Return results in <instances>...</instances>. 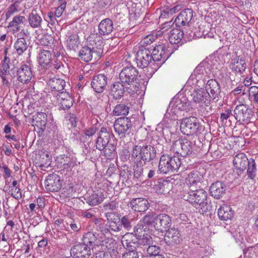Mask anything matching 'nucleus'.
Instances as JSON below:
<instances>
[{"instance_id":"f257e3e1","label":"nucleus","mask_w":258,"mask_h":258,"mask_svg":"<svg viewBox=\"0 0 258 258\" xmlns=\"http://www.w3.org/2000/svg\"><path fill=\"white\" fill-rule=\"evenodd\" d=\"M156 151L151 145H137L131 152V160L134 163L133 170L135 176L138 177L143 172L144 164L155 157Z\"/></svg>"},{"instance_id":"f03ea898","label":"nucleus","mask_w":258,"mask_h":258,"mask_svg":"<svg viewBox=\"0 0 258 258\" xmlns=\"http://www.w3.org/2000/svg\"><path fill=\"white\" fill-rule=\"evenodd\" d=\"M183 198L201 213H207L211 208L207 200V193L203 189L195 190L191 188L189 191L184 194Z\"/></svg>"},{"instance_id":"7ed1b4c3","label":"nucleus","mask_w":258,"mask_h":258,"mask_svg":"<svg viewBox=\"0 0 258 258\" xmlns=\"http://www.w3.org/2000/svg\"><path fill=\"white\" fill-rule=\"evenodd\" d=\"M110 137L111 135L107 128L102 127L96 141V148L100 151L103 150L104 156L107 158L114 155L116 149L114 145L109 143Z\"/></svg>"},{"instance_id":"20e7f679","label":"nucleus","mask_w":258,"mask_h":258,"mask_svg":"<svg viewBox=\"0 0 258 258\" xmlns=\"http://www.w3.org/2000/svg\"><path fill=\"white\" fill-rule=\"evenodd\" d=\"M181 165V161L179 157H170L168 155H163L159 161V170L163 174L177 172Z\"/></svg>"},{"instance_id":"39448f33","label":"nucleus","mask_w":258,"mask_h":258,"mask_svg":"<svg viewBox=\"0 0 258 258\" xmlns=\"http://www.w3.org/2000/svg\"><path fill=\"white\" fill-rule=\"evenodd\" d=\"M93 238L91 233H88L83 237L84 243L74 246L71 249V255L75 258H88L91 254V248L88 244L91 245L93 241L90 239Z\"/></svg>"},{"instance_id":"423d86ee","label":"nucleus","mask_w":258,"mask_h":258,"mask_svg":"<svg viewBox=\"0 0 258 258\" xmlns=\"http://www.w3.org/2000/svg\"><path fill=\"white\" fill-rule=\"evenodd\" d=\"M181 132L186 136L198 135L202 130L197 118L193 116L183 118L180 123Z\"/></svg>"},{"instance_id":"0eeeda50","label":"nucleus","mask_w":258,"mask_h":258,"mask_svg":"<svg viewBox=\"0 0 258 258\" xmlns=\"http://www.w3.org/2000/svg\"><path fill=\"white\" fill-rule=\"evenodd\" d=\"M219 71L217 67L214 68L209 63H202L196 68L192 77L195 76L197 80L201 79L203 75L208 77L217 76L219 78Z\"/></svg>"},{"instance_id":"6e6552de","label":"nucleus","mask_w":258,"mask_h":258,"mask_svg":"<svg viewBox=\"0 0 258 258\" xmlns=\"http://www.w3.org/2000/svg\"><path fill=\"white\" fill-rule=\"evenodd\" d=\"M133 236L132 233H127L122 237L121 241L125 251L122 254L121 258H139V255L136 250L137 244L131 240Z\"/></svg>"},{"instance_id":"1a4fd4ad","label":"nucleus","mask_w":258,"mask_h":258,"mask_svg":"<svg viewBox=\"0 0 258 258\" xmlns=\"http://www.w3.org/2000/svg\"><path fill=\"white\" fill-rule=\"evenodd\" d=\"M191 97L193 102L198 107L205 108L210 104L211 98L209 95L203 88L195 89Z\"/></svg>"},{"instance_id":"9d476101","label":"nucleus","mask_w":258,"mask_h":258,"mask_svg":"<svg viewBox=\"0 0 258 258\" xmlns=\"http://www.w3.org/2000/svg\"><path fill=\"white\" fill-rule=\"evenodd\" d=\"M171 150L173 152L185 157L191 154L192 144L186 139H179L173 143Z\"/></svg>"},{"instance_id":"9b49d317","label":"nucleus","mask_w":258,"mask_h":258,"mask_svg":"<svg viewBox=\"0 0 258 258\" xmlns=\"http://www.w3.org/2000/svg\"><path fill=\"white\" fill-rule=\"evenodd\" d=\"M138 71L137 69L134 67H128L124 68L119 74V79L122 84L133 86L134 90L136 86L134 83L137 79Z\"/></svg>"},{"instance_id":"f8f14e48","label":"nucleus","mask_w":258,"mask_h":258,"mask_svg":"<svg viewBox=\"0 0 258 258\" xmlns=\"http://www.w3.org/2000/svg\"><path fill=\"white\" fill-rule=\"evenodd\" d=\"M8 50L6 49L5 50V57L2 61V68H0V77L2 80L3 87L4 89H7L10 88L11 83L9 79L11 77V72L10 70V58L7 56Z\"/></svg>"},{"instance_id":"ddd939ff","label":"nucleus","mask_w":258,"mask_h":258,"mask_svg":"<svg viewBox=\"0 0 258 258\" xmlns=\"http://www.w3.org/2000/svg\"><path fill=\"white\" fill-rule=\"evenodd\" d=\"M169 108L175 114L179 111H186L189 110V102L187 98L183 95L175 96L172 99L169 104Z\"/></svg>"},{"instance_id":"4468645a","label":"nucleus","mask_w":258,"mask_h":258,"mask_svg":"<svg viewBox=\"0 0 258 258\" xmlns=\"http://www.w3.org/2000/svg\"><path fill=\"white\" fill-rule=\"evenodd\" d=\"M137 66L141 68L148 67L152 60L151 50L145 47H141L136 54Z\"/></svg>"},{"instance_id":"2eb2a0df","label":"nucleus","mask_w":258,"mask_h":258,"mask_svg":"<svg viewBox=\"0 0 258 258\" xmlns=\"http://www.w3.org/2000/svg\"><path fill=\"white\" fill-rule=\"evenodd\" d=\"M47 190L51 192L58 191L61 187L62 180L58 175L55 173L49 174L44 181Z\"/></svg>"},{"instance_id":"dca6fc26","label":"nucleus","mask_w":258,"mask_h":258,"mask_svg":"<svg viewBox=\"0 0 258 258\" xmlns=\"http://www.w3.org/2000/svg\"><path fill=\"white\" fill-rule=\"evenodd\" d=\"M132 125V122L129 118L120 117L115 120L113 126L115 132L121 138H123L125 137L126 133Z\"/></svg>"},{"instance_id":"f3484780","label":"nucleus","mask_w":258,"mask_h":258,"mask_svg":"<svg viewBox=\"0 0 258 258\" xmlns=\"http://www.w3.org/2000/svg\"><path fill=\"white\" fill-rule=\"evenodd\" d=\"M171 218L165 214H159L154 218L153 226L157 231L162 232L170 227Z\"/></svg>"},{"instance_id":"a211bd4d","label":"nucleus","mask_w":258,"mask_h":258,"mask_svg":"<svg viewBox=\"0 0 258 258\" xmlns=\"http://www.w3.org/2000/svg\"><path fill=\"white\" fill-rule=\"evenodd\" d=\"M152 59L154 61L165 62L169 57L165 45H158L151 50Z\"/></svg>"},{"instance_id":"6ab92c4d","label":"nucleus","mask_w":258,"mask_h":258,"mask_svg":"<svg viewBox=\"0 0 258 258\" xmlns=\"http://www.w3.org/2000/svg\"><path fill=\"white\" fill-rule=\"evenodd\" d=\"M234 116L237 121L243 122L248 120L251 117L248 107L243 104L237 105L234 110Z\"/></svg>"},{"instance_id":"aec40b11","label":"nucleus","mask_w":258,"mask_h":258,"mask_svg":"<svg viewBox=\"0 0 258 258\" xmlns=\"http://www.w3.org/2000/svg\"><path fill=\"white\" fill-rule=\"evenodd\" d=\"M206 92H207L210 98L213 100L218 98L221 93V87L219 83L216 79L209 80L205 86Z\"/></svg>"},{"instance_id":"412c9836","label":"nucleus","mask_w":258,"mask_h":258,"mask_svg":"<svg viewBox=\"0 0 258 258\" xmlns=\"http://www.w3.org/2000/svg\"><path fill=\"white\" fill-rule=\"evenodd\" d=\"M147 228H144L142 225H138L134 230L135 235L138 236L137 244L146 245H149L152 242V237L148 233H145Z\"/></svg>"},{"instance_id":"4be33fe9","label":"nucleus","mask_w":258,"mask_h":258,"mask_svg":"<svg viewBox=\"0 0 258 258\" xmlns=\"http://www.w3.org/2000/svg\"><path fill=\"white\" fill-rule=\"evenodd\" d=\"M229 68L233 72L241 74L246 69V63L242 56H236L231 58Z\"/></svg>"},{"instance_id":"5701e85b","label":"nucleus","mask_w":258,"mask_h":258,"mask_svg":"<svg viewBox=\"0 0 258 258\" xmlns=\"http://www.w3.org/2000/svg\"><path fill=\"white\" fill-rule=\"evenodd\" d=\"M107 83L106 77L104 75L99 74L95 76L91 82V86L97 93H102L105 89Z\"/></svg>"},{"instance_id":"b1692460","label":"nucleus","mask_w":258,"mask_h":258,"mask_svg":"<svg viewBox=\"0 0 258 258\" xmlns=\"http://www.w3.org/2000/svg\"><path fill=\"white\" fill-rule=\"evenodd\" d=\"M192 10L190 9L180 12L174 21L176 25L178 27L188 25L192 18Z\"/></svg>"},{"instance_id":"393cba45","label":"nucleus","mask_w":258,"mask_h":258,"mask_svg":"<svg viewBox=\"0 0 258 258\" xmlns=\"http://www.w3.org/2000/svg\"><path fill=\"white\" fill-rule=\"evenodd\" d=\"M249 162L246 155L243 153H237L233 160V165L235 169L240 173L243 172L246 168Z\"/></svg>"},{"instance_id":"a878e982","label":"nucleus","mask_w":258,"mask_h":258,"mask_svg":"<svg viewBox=\"0 0 258 258\" xmlns=\"http://www.w3.org/2000/svg\"><path fill=\"white\" fill-rule=\"evenodd\" d=\"M18 80L23 84L28 83L31 79L32 73L29 66L23 64L17 71Z\"/></svg>"},{"instance_id":"bb28decb","label":"nucleus","mask_w":258,"mask_h":258,"mask_svg":"<svg viewBox=\"0 0 258 258\" xmlns=\"http://www.w3.org/2000/svg\"><path fill=\"white\" fill-rule=\"evenodd\" d=\"M103 42L104 40L101 35L97 33H91L87 39V45L97 50L101 49Z\"/></svg>"},{"instance_id":"cd10ccee","label":"nucleus","mask_w":258,"mask_h":258,"mask_svg":"<svg viewBox=\"0 0 258 258\" xmlns=\"http://www.w3.org/2000/svg\"><path fill=\"white\" fill-rule=\"evenodd\" d=\"M164 239L169 244L179 243L181 238L178 229L175 228L168 229L166 231Z\"/></svg>"},{"instance_id":"c85d7f7f","label":"nucleus","mask_w":258,"mask_h":258,"mask_svg":"<svg viewBox=\"0 0 258 258\" xmlns=\"http://www.w3.org/2000/svg\"><path fill=\"white\" fill-rule=\"evenodd\" d=\"M26 22V18L21 15H17L13 17L12 21L9 23L8 28L13 34L20 30L22 25H24Z\"/></svg>"},{"instance_id":"c756f323","label":"nucleus","mask_w":258,"mask_h":258,"mask_svg":"<svg viewBox=\"0 0 258 258\" xmlns=\"http://www.w3.org/2000/svg\"><path fill=\"white\" fill-rule=\"evenodd\" d=\"M47 121V114L45 113L37 112L33 116L32 124L38 130L43 132L45 129Z\"/></svg>"},{"instance_id":"7c9ffc66","label":"nucleus","mask_w":258,"mask_h":258,"mask_svg":"<svg viewBox=\"0 0 258 258\" xmlns=\"http://www.w3.org/2000/svg\"><path fill=\"white\" fill-rule=\"evenodd\" d=\"M130 204L132 209L138 212H144L149 207L148 201L144 198L134 199L131 201Z\"/></svg>"},{"instance_id":"2f4dec72","label":"nucleus","mask_w":258,"mask_h":258,"mask_svg":"<svg viewBox=\"0 0 258 258\" xmlns=\"http://www.w3.org/2000/svg\"><path fill=\"white\" fill-rule=\"evenodd\" d=\"M226 190L225 183L221 181H216L212 183L210 188L211 195L214 198L219 199L224 194Z\"/></svg>"},{"instance_id":"473e14b6","label":"nucleus","mask_w":258,"mask_h":258,"mask_svg":"<svg viewBox=\"0 0 258 258\" xmlns=\"http://www.w3.org/2000/svg\"><path fill=\"white\" fill-rule=\"evenodd\" d=\"M113 24L109 18L102 20L98 25V32L101 35H107L111 33L113 30Z\"/></svg>"},{"instance_id":"72a5a7b5","label":"nucleus","mask_w":258,"mask_h":258,"mask_svg":"<svg viewBox=\"0 0 258 258\" xmlns=\"http://www.w3.org/2000/svg\"><path fill=\"white\" fill-rule=\"evenodd\" d=\"M56 97L58 103L60 104V107L62 109H69L73 105L72 99L66 93L63 92L58 93Z\"/></svg>"},{"instance_id":"f704fd0d","label":"nucleus","mask_w":258,"mask_h":258,"mask_svg":"<svg viewBox=\"0 0 258 258\" xmlns=\"http://www.w3.org/2000/svg\"><path fill=\"white\" fill-rule=\"evenodd\" d=\"M218 215L220 220L227 221L233 217L234 211L229 206L223 205L218 209Z\"/></svg>"},{"instance_id":"c9c22d12","label":"nucleus","mask_w":258,"mask_h":258,"mask_svg":"<svg viewBox=\"0 0 258 258\" xmlns=\"http://www.w3.org/2000/svg\"><path fill=\"white\" fill-rule=\"evenodd\" d=\"M125 85L119 82H116L111 85L110 94L114 99H119L123 96Z\"/></svg>"},{"instance_id":"e433bc0d","label":"nucleus","mask_w":258,"mask_h":258,"mask_svg":"<svg viewBox=\"0 0 258 258\" xmlns=\"http://www.w3.org/2000/svg\"><path fill=\"white\" fill-rule=\"evenodd\" d=\"M67 47L70 50L76 51L79 44V39L78 35L75 33L68 32L66 37Z\"/></svg>"},{"instance_id":"4c0bfd02","label":"nucleus","mask_w":258,"mask_h":258,"mask_svg":"<svg viewBox=\"0 0 258 258\" xmlns=\"http://www.w3.org/2000/svg\"><path fill=\"white\" fill-rule=\"evenodd\" d=\"M27 20L31 28L34 29L41 27L42 19L36 10L33 9L29 14Z\"/></svg>"},{"instance_id":"58836bf2","label":"nucleus","mask_w":258,"mask_h":258,"mask_svg":"<svg viewBox=\"0 0 258 258\" xmlns=\"http://www.w3.org/2000/svg\"><path fill=\"white\" fill-rule=\"evenodd\" d=\"M39 161H36V165L40 167L42 170H45V169L48 168L50 164L51 161V157L47 152H41L39 154Z\"/></svg>"},{"instance_id":"ea45409f","label":"nucleus","mask_w":258,"mask_h":258,"mask_svg":"<svg viewBox=\"0 0 258 258\" xmlns=\"http://www.w3.org/2000/svg\"><path fill=\"white\" fill-rule=\"evenodd\" d=\"M98 241L103 251L107 250L109 252H110L111 250H114V248L116 247V243L114 239L110 237L103 238L101 236V239H98Z\"/></svg>"},{"instance_id":"a19ab883","label":"nucleus","mask_w":258,"mask_h":258,"mask_svg":"<svg viewBox=\"0 0 258 258\" xmlns=\"http://www.w3.org/2000/svg\"><path fill=\"white\" fill-rule=\"evenodd\" d=\"M52 91L59 92L62 91L66 86V82L60 78H53L50 79L47 82Z\"/></svg>"},{"instance_id":"79ce46f5","label":"nucleus","mask_w":258,"mask_h":258,"mask_svg":"<svg viewBox=\"0 0 258 258\" xmlns=\"http://www.w3.org/2000/svg\"><path fill=\"white\" fill-rule=\"evenodd\" d=\"M94 52H98V51L87 45L82 48L79 52V57L84 61L88 62L92 59Z\"/></svg>"},{"instance_id":"37998d69","label":"nucleus","mask_w":258,"mask_h":258,"mask_svg":"<svg viewBox=\"0 0 258 258\" xmlns=\"http://www.w3.org/2000/svg\"><path fill=\"white\" fill-rule=\"evenodd\" d=\"M39 64L43 68H47L51 60V54L48 50H42L38 56Z\"/></svg>"},{"instance_id":"c03bdc74","label":"nucleus","mask_w":258,"mask_h":258,"mask_svg":"<svg viewBox=\"0 0 258 258\" xmlns=\"http://www.w3.org/2000/svg\"><path fill=\"white\" fill-rule=\"evenodd\" d=\"M105 198L104 195L102 193H93L85 198L86 203L90 206H94L102 203Z\"/></svg>"},{"instance_id":"a18cd8bd","label":"nucleus","mask_w":258,"mask_h":258,"mask_svg":"<svg viewBox=\"0 0 258 258\" xmlns=\"http://www.w3.org/2000/svg\"><path fill=\"white\" fill-rule=\"evenodd\" d=\"M200 174L197 171H192L188 174L186 178V183L189 185L190 189H194V186L197 187L200 183Z\"/></svg>"},{"instance_id":"49530a36","label":"nucleus","mask_w":258,"mask_h":258,"mask_svg":"<svg viewBox=\"0 0 258 258\" xmlns=\"http://www.w3.org/2000/svg\"><path fill=\"white\" fill-rule=\"evenodd\" d=\"M183 36L182 31L177 28L173 29L170 31L168 39L171 44H177L181 41Z\"/></svg>"},{"instance_id":"de8ad7c7","label":"nucleus","mask_w":258,"mask_h":258,"mask_svg":"<svg viewBox=\"0 0 258 258\" xmlns=\"http://www.w3.org/2000/svg\"><path fill=\"white\" fill-rule=\"evenodd\" d=\"M14 47L15 53L19 55L22 54L28 48L26 40L24 38L17 39L14 43Z\"/></svg>"},{"instance_id":"09e8293b","label":"nucleus","mask_w":258,"mask_h":258,"mask_svg":"<svg viewBox=\"0 0 258 258\" xmlns=\"http://www.w3.org/2000/svg\"><path fill=\"white\" fill-rule=\"evenodd\" d=\"M57 161L60 164V166H62L64 169H68L73 166L75 164L74 159H71L65 155H61L58 157Z\"/></svg>"},{"instance_id":"8fccbe9b","label":"nucleus","mask_w":258,"mask_h":258,"mask_svg":"<svg viewBox=\"0 0 258 258\" xmlns=\"http://www.w3.org/2000/svg\"><path fill=\"white\" fill-rule=\"evenodd\" d=\"M247 175L250 179H253L256 176V165L255 160L250 158L247 163Z\"/></svg>"},{"instance_id":"3c124183","label":"nucleus","mask_w":258,"mask_h":258,"mask_svg":"<svg viewBox=\"0 0 258 258\" xmlns=\"http://www.w3.org/2000/svg\"><path fill=\"white\" fill-rule=\"evenodd\" d=\"M129 112L128 107L124 104L116 105L113 110L112 113L115 116L126 115Z\"/></svg>"},{"instance_id":"603ef678","label":"nucleus","mask_w":258,"mask_h":258,"mask_svg":"<svg viewBox=\"0 0 258 258\" xmlns=\"http://www.w3.org/2000/svg\"><path fill=\"white\" fill-rule=\"evenodd\" d=\"M248 98L250 100H253L254 102H258V87L253 86L250 88H248Z\"/></svg>"},{"instance_id":"864d4df0","label":"nucleus","mask_w":258,"mask_h":258,"mask_svg":"<svg viewBox=\"0 0 258 258\" xmlns=\"http://www.w3.org/2000/svg\"><path fill=\"white\" fill-rule=\"evenodd\" d=\"M19 3L15 2L11 5L8 9V11L6 14V19H9L11 16L14 15L16 12L19 11Z\"/></svg>"},{"instance_id":"5fc2aeb1","label":"nucleus","mask_w":258,"mask_h":258,"mask_svg":"<svg viewBox=\"0 0 258 258\" xmlns=\"http://www.w3.org/2000/svg\"><path fill=\"white\" fill-rule=\"evenodd\" d=\"M8 193L17 200L22 198V192L19 187H9Z\"/></svg>"},{"instance_id":"6e6d98bb","label":"nucleus","mask_w":258,"mask_h":258,"mask_svg":"<svg viewBox=\"0 0 258 258\" xmlns=\"http://www.w3.org/2000/svg\"><path fill=\"white\" fill-rule=\"evenodd\" d=\"M97 132V128L95 126H92L86 128L84 130L85 137L87 139H89L94 136Z\"/></svg>"},{"instance_id":"4d7b16f0","label":"nucleus","mask_w":258,"mask_h":258,"mask_svg":"<svg viewBox=\"0 0 258 258\" xmlns=\"http://www.w3.org/2000/svg\"><path fill=\"white\" fill-rule=\"evenodd\" d=\"M247 92L248 88L244 85H239L232 91V93L234 95H238L241 93L242 95H247Z\"/></svg>"},{"instance_id":"13d9d810","label":"nucleus","mask_w":258,"mask_h":258,"mask_svg":"<svg viewBox=\"0 0 258 258\" xmlns=\"http://www.w3.org/2000/svg\"><path fill=\"white\" fill-rule=\"evenodd\" d=\"M147 252L150 255H159L160 247L156 245H150L147 249Z\"/></svg>"},{"instance_id":"bf43d9fd","label":"nucleus","mask_w":258,"mask_h":258,"mask_svg":"<svg viewBox=\"0 0 258 258\" xmlns=\"http://www.w3.org/2000/svg\"><path fill=\"white\" fill-rule=\"evenodd\" d=\"M154 219L153 215H146L143 217L142 221H141L140 223L138 225H142V226H144L143 224H144L145 225H148L149 224H152L153 225Z\"/></svg>"},{"instance_id":"052dcab7","label":"nucleus","mask_w":258,"mask_h":258,"mask_svg":"<svg viewBox=\"0 0 258 258\" xmlns=\"http://www.w3.org/2000/svg\"><path fill=\"white\" fill-rule=\"evenodd\" d=\"M98 230L100 231V233L99 234L100 235L99 236L98 239H101V236L103 238H107L110 237L111 235V233L110 232L108 229L106 228L104 226L103 227H100V229H99Z\"/></svg>"},{"instance_id":"680f3d73","label":"nucleus","mask_w":258,"mask_h":258,"mask_svg":"<svg viewBox=\"0 0 258 258\" xmlns=\"http://www.w3.org/2000/svg\"><path fill=\"white\" fill-rule=\"evenodd\" d=\"M66 2H63L61 3L60 5L55 9L54 12L55 16H56L57 18L60 17L62 15L64 10L66 9Z\"/></svg>"},{"instance_id":"e2e57ef3","label":"nucleus","mask_w":258,"mask_h":258,"mask_svg":"<svg viewBox=\"0 0 258 258\" xmlns=\"http://www.w3.org/2000/svg\"><path fill=\"white\" fill-rule=\"evenodd\" d=\"M121 225L127 230H130L131 228L130 221L127 216H123L121 218Z\"/></svg>"},{"instance_id":"0e129e2a","label":"nucleus","mask_w":258,"mask_h":258,"mask_svg":"<svg viewBox=\"0 0 258 258\" xmlns=\"http://www.w3.org/2000/svg\"><path fill=\"white\" fill-rule=\"evenodd\" d=\"M95 211L94 209H90L83 211L82 212V216L86 218H91L94 216Z\"/></svg>"},{"instance_id":"69168bd1","label":"nucleus","mask_w":258,"mask_h":258,"mask_svg":"<svg viewBox=\"0 0 258 258\" xmlns=\"http://www.w3.org/2000/svg\"><path fill=\"white\" fill-rule=\"evenodd\" d=\"M70 226L71 229L74 232H78L81 228L80 223L79 222L76 221L75 220H72L71 221Z\"/></svg>"},{"instance_id":"338daca9","label":"nucleus","mask_w":258,"mask_h":258,"mask_svg":"<svg viewBox=\"0 0 258 258\" xmlns=\"http://www.w3.org/2000/svg\"><path fill=\"white\" fill-rule=\"evenodd\" d=\"M105 217L107 221L110 223H115L117 221V216L113 212H108L106 213Z\"/></svg>"},{"instance_id":"774afa93","label":"nucleus","mask_w":258,"mask_h":258,"mask_svg":"<svg viewBox=\"0 0 258 258\" xmlns=\"http://www.w3.org/2000/svg\"><path fill=\"white\" fill-rule=\"evenodd\" d=\"M91 258H110V255L105 251H99L96 252Z\"/></svg>"}]
</instances>
